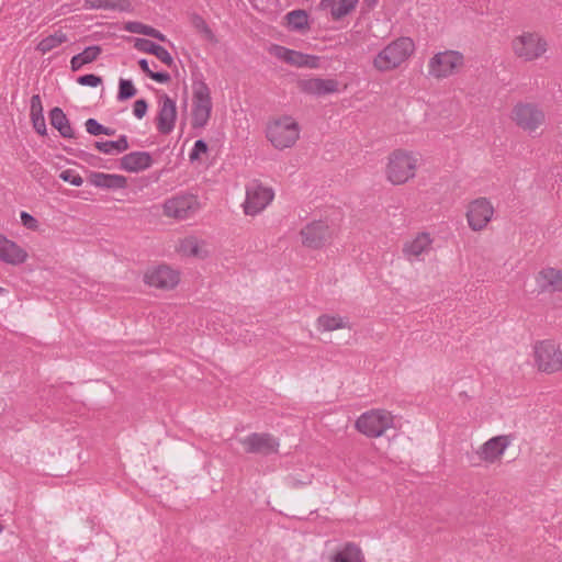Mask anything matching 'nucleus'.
<instances>
[{
	"label": "nucleus",
	"instance_id": "nucleus-8",
	"mask_svg": "<svg viewBox=\"0 0 562 562\" xmlns=\"http://www.w3.org/2000/svg\"><path fill=\"white\" fill-rule=\"evenodd\" d=\"M535 361L538 369L546 373H553L562 367V351L552 340H542L535 346Z\"/></svg>",
	"mask_w": 562,
	"mask_h": 562
},
{
	"label": "nucleus",
	"instance_id": "nucleus-38",
	"mask_svg": "<svg viewBox=\"0 0 562 562\" xmlns=\"http://www.w3.org/2000/svg\"><path fill=\"white\" fill-rule=\"evenodd\" d=\"M209 150L207 143L204 139H198L195 140L193 148L191 149L189 154V159L191 162L196 161L200 159V156L202 154H206Z\"/></svg>",
	"mask_w": 562,
	"mask_h": 562
},
{
	"label": "nucleus",
	"instance_id": "nucleus-15",
	"mask_svg": "<svg viewBox=\"0 0 562 562\" xmlns=\"http://www.w3.org/2000/svg\"><path fill=\"white\" fill-rule=\"evenodd\" d=\"M144 281L150 286L160 290H171L180 281L179 273L170 267L160 265L151 270H148L144 276Z\"/></svg>",
	"mask_w": 562,
	"mask_h": 562
},
{
	"label": "nucleus",
	"instance_id": "nucleus-36",
	"mask_svg": "<svg viewBox=\"0 0 562 562\" xmlns=\"http://www.w3.org/2000/svg\"><path fill=\"white\" fill-rule=\"evenodd\" d=\"M121 167L126 171L140 170V151H133L121 159Z\"/></svg>",
	"mask_w": 562,
	"mask_h": 562
},
{
	"label": "nucleus",
	"instance_id": "nucleus-22",
	"mask_svg": "<svg viewBox=\"0 0 562 562\" xmlns=\"http://www.w3.org/2000/svg\"><path fill=\"white\" fill-rule=\"evenodd\" d=\"M88 182L102 189H122L126 186V178L120 175L94 171L89 175Z\"/></svg>",
	"mask_w": 562,
	"mask_h": 562
},
{
	"label": "nucleus",
	"instance_id": "nucleus-14",
	"mask_svg": "<svg viewBox=\"0 0 562 562\" xmlns=\"http://www.w3.org/2000/svg\"><path fill=\"white\" fill-rule=\"evenodd\" d=\"M247 453L268 456L278 451L279 441L267 432H252L240 440Z\"/></svg>",
	"mask_w": 562,
	"mask_h": 562
},
{
	"label": "nucleus",
	"instance_id": "nucleus-53",
	"mask_svg": "<svg viewBox=\"0 0 562 562\" xmlns=\"http://www.w3.org/2000/svg\"><path fill=\"white\" fill-rule=\"evenodd\" d=\"M378 1L379 0H364L369 8H373L378 3Z\"/></svg>",
	"mask_w": 562,
	"mask_h": 562
},
{
	"label": "nucleus",
	"instance_id": "nucleus-51",
	"mask_svg": "<svg viewBox=\"0 0 562 562\" xmlns=\"http://www.w3.org/2000/svg\"><path fill=\"white\" fill-rule=\"evenodd\" d=\"M159 177H160V173H155L153 177H148L147 179H145L143 177V187L144 186H147L148 183L150 182H156L159 180Z\"/></svg>",
	"mask_w": 562,
	"mask_h": 562
},
{
	"label": "nucleus",
	"instance_id": "nucleus-40",
	"mask_svg": "<svg viewBox=\"0 0 562 562\" xmlns=\"http://www.w3.org/2000/svg\"><path fill=\"white\" fill-rule=\"evenodd\" d=\"M77 82L81 86L87 87H98L102 83V78L100 76L88 74L77 78Z\"/></svg>",
	"mask_w": 562,
	"mask_h": 562
},
{
	"label": "nucleus",
	"instance_id": "nucleus-37",
	"mask_svg": "<svg viewBox=\"0 0 562 562\" xmlns=\"http://www.w3.org/2000/svg\"><path fill=\"white\" fill-rule=\"evenodd\" d=\"M143 72L159 83H166L171 79L170 75L167 71L151 70L146 59H143Z\"/></svg>",
	"mask_w": 562,
	"mask_h": 562
},
{
	"label": "nucleus",
	"instance_id": "nucleus-29",
	"mask_svg": "<svg viewBox=\"0 0 562 562\" xmlns=\"http://www.w3.org/2000/svg\"><path fill=\"white\" fill-rule=\"evenodd\" d=\"M333 562H363V555L358 546L347 543L342 550L333 557Z\"/></svg>",
	"mask_w": 562,
	"mask_h": 562
},
{
	"label": "nucleus",
	"instance_id": "nucleus-25",
	"mask_svg": "<svg viewBox=\"0 0 562 562\" xmlns=\"http://www.w3.org/2000/svg\"><path fill=\"white\" fill-rule=\"evenodd\" d=\"M430 245H431V238H430L429 234L420 233L419 235L416 236V238L414 240H412L411 243H407L404 246L403 251L407 256L418 257L423 252L429 250Z\"/></svg>",
	"mask_w": 562,
	"mask_h": 562
},
{
	"label": "nucleus",
	"instance_id": "nucleus-48",
	"mask_svg": "<svg viewBox=\"0 0 562 562\" xmlns=\"http://www.w3.org/2000/svg\"><path fill=\"white\" fill-rule=\"evenodd\" d=\"M127 31L138 34L140 33V22H130L125 27Z\"/></svg>",
	"mask_w": 562,
	"mask_h": 562
},
{
	"label": "nucleus",
	"instance_id": "nucleus-55",
	"mask_svg": "<svg viewBox=\"0 0 562 562\" xmlns=\"http://www.w3.org/2000/svg\"><path fill=\"white\" fill-rule=\"evenodd\" d=\"M147 111V102L143 99V116L145 115Z\"/></svg>",
	"mask_w": 562,
	"mask_h": 562
},
{
	"label": "nucleus",
	"instance_id": "nucleus-17",
	"mask_svg": "<svg viewBox=\"0 0 562 562\" xmlns=\"http://www.w3.org/2000/svg\"><path fill=\"white\" fill-rule=\"evenodd\" d=\"M273 52L278 58L292 66L307 68H317L319 66V58L314 55L304 54L279 45L273 47Z\"/></svg>",
	"mask_w": 562,
	"mask_h": 562
},
{
	"label": "nucleus",
	"instance_id": "nucleus-28",
	"mask_svg": "<svg viewBox=\"0 0 562 562\" xmlns=\"http://www.w3.org/2000/svg\"><path fill=\"white\" fill-rule=\"evenodd\" d=\"M143 53L156 56L161 63L169 67L173 64V58L170 53L165 47L150 40L143 38Z\"/></svg>",
	"mask_w": 562,
	"mask_h": 562
},
{
	"label": "nucleus",
	"instance_id": "nucleus-39",
	"mask_svg": "<svg viewBox=\"0 0 562 562\" xmlns=\"http://www.w3.org/2000/svg\"><path fill=\"white\" fill-rule=\"evenodd\" d=\"M59 178L75 187H80L83 183V179L81 178V176L72 169H66L61 171Z\"/></svg>",
	"mask_w": 562,
	"mask_h": 562
},
{
	"label": "nucleus",
	"instance_id": "nucleus-49",
	"mask_svg": "<svg viewBox=\"0 0 562 562\" xmlns=\"http://www.w3.org/2000/svg\"><path fill=\"white\" fill-rule=\"evenodd\" d=\"M153 159L150 155L146 151H143V171L151 166Z\"/></svg>",
	"mask_w": 562,
	"mask_h": 562
},
{
	"label": "nucleus",
	"instance_id": "nucleus-24",
	"mask_svg": "<svg viewBox=\"0 0 562 562\" xmlns=\"http://www.w3.org/2000/svg\"><path fill=\"white\" fill-rule=\"evenodd\" d=\"M102 49L98 45H92L86 47L81 53L75 55L70 59V68L72 71H78L82 68V66L90 64L94 61L99 55L101 54Z\"/></svg>",
	"mask_w": 562,
	"mask_h": 562
},
{
	"label": "nucleus",
	"instance_id": "nucleus-41",
	"mask_svg": "<svg viewBox=\"0 0 562 562\" xmlns=\"http://www.w3.org/2000/svg\"><path fill=\"white\" fill-rule=\"evenodd\" d=\"M86 130L90 135L98 136L106 132L105 126L100 124L95 119H88L85 123Z\"/></svg>",
	"mask_w": 562,
	"mask_h": 562
},
{
	"label": "nucleus",
	"instance_id": "nucleus-56",
	"mask_svg": "<svg viewBox=\"0 0 562 562\" xmlns=\"http://www.w3.org/2000/svg\"><path fill=\"white\" fill-rule=\"evenodd\" d=\"M4 293H7V290H5L4 288H1V286H0V295H2V294H4Z\"/></svg>",
	"mask_w": 562,
	"mask_h": 562
},
{
	"label": "nucleus",
	"instance_id": "nucleus-18",
	"mask_svg": "<svg viewBox=\"0 0 562 562\" xmlns=\"http://www.w3.org/2000/svg\"><path fill=\"white\" fill-rule=\"evenodd\" d=\"M536 282L540 292H561L562 271L551 267L543 268L536 277Z\"/></svg>",
	"mask_w": 562,
	"mask_h": 562
},
{
	"label": "nucleus",
	"instance_id": "nucleus-54",
	"mask_svg": "<svg viewBox=\"0 0 562 562\" xmlns=\"http://www.w3.org/2000/svg\"><path fill=\"white\" fill-rule=\"evenodd\" d=\"M140 46H142L140 37L135 38L134 40V47L140 50Z\"/></svg>",
	"mask_w": 562,
	"mask_h": 562
},
{
	"label": "nucleus",
	"instance_id": "nucleus-12",
	"mask_svg": "<svg viewBox=\"0 0 562 562\" xmlns=\"http://www.w3.org/2000/svg\"><path fill=\"white\" fill-rule=\"evenodd\" d=\"M273 191L260 183H252L247 188L244 211L247 215H256L262 211L273 199Z\"/></svg>",
	"mask_w": 562,
	"mask_h": 562
},
{
	"label": "nucleus",
	"instance_id": "nucleus-16",
	"mask_svg": "<svg viewBox=\"0 0 562 562\" xmlns=\"http://www.w3.org/2000/svg\"><path fill=\"white\" fill-rule=\"evenodd\" d=\"M297 88L301 92L314 95L323 97L338 92L339 82L336 79H323V78H308L300 79L297 81Z\"/></svg>",
	"mask_w": 562,
	"mask_h": 562
},
{
	"label": "nucleus",
	"instance_id": "nucleus-1",
	"mask_svg": "<svg viewBox=\"0 0 562 562\" xmlns=\"http://www.w3.org/2000/svg\"><path fill=\"white\" fill-rule=\"evenodd\" d=\"M213 109L211 90L205 83L200 71L192 72V109L191 127L193 130L204 128L211 117Z\"/></svg>",
	"mask_w": 562,
	"mask_h": 562
},
{
	"label": "nucleus",
	"instance_id": "nucleus-26",
	"mask_svg": "<svg viewBox=\"0 0 562 562\" xmlns=\"http://www.w3.org/2000/svg\"><path fill=\"white\" fill-rule=\"evenodd\" d=\"M94 146L103 154L116 155L128 148V142L125 135H121L116 140L95 142Z\"/></svg>",
	"mask_w": 562,
	"mask_h": 562
},
{
	"label": "nucleus",
	"instance_id": "nucleus-45",
	"mask_svg": "<svg viewBox=\"0 0 562 562\" xmlns=\"http://www.w3.org/2000/svg\"><path fill=\"white\" fill-rule=\"evenodd\" d=\"M42 113H43V105H42L41 97L38 94H34L31 98L30 115L42 114Z\"/></svg>",
	"mask_w": 562,
	"mask_h": 562
},
{
	"label": "nucleus",
	"instance_id": "nucleus-57",
	"mask_svg": "<svg viewBox=\"0 0 562 562\" xmlns=\"http://www.w3.org/2000/svg\"><path fill=\"white\" fill-rule=\"evenodd\" d=\"M3 531V527L2 525L0 524V533Z\"/></svg>",
	"mask_w": 562,
	"mask_h": 562
},
{
	"label": "nucleus",
	"instance_id": "nucleus-21",
	"mask_svg": "<svg viewBox=\"0 0 562 562\" xmlns=\"http://www.w3.org/2000/svg\"><path fill=\"white\" fill-rule=\"evenodd\" d=\"M509 443L508 436L493 437L481 447V458L485 461L494 462L504 453Z\"/></svg>",
	"mask_w": 562,
	"mask_h": 562
},
{
	"label": "nucleus",
	"instance_id": "nucleus-23",
	"mask_svg": "<svg viewBox=\"0 0 562 562\" xmlns=\"http://www.w3.org/2000/svg\"><path fill=\"white\" fill-rule=\"evenodd\" d=\"M49 120L52 126L56 128L64 138H72L75 136V131L60 108L56 106L49 111Z\"/></svg>",
	"mask_w": 562,
	"mask_h": 562
},
{
	"label": "nucleus",
	"instance_id": "nucleus-6",
	"mask_svg": "<svg viewBox=\"0 0 562 562\" xmlns=\"http://www.w3.org/2000/svg\"><path fill=\"white\" fill-rule=\"evenodd\" d=\"M464 57L457 50H445L435 54L428 64L429 76L437 79L447 78L463 66Z\"/></svg>",
	"mask_w": 562,
	"mask_h": 562
},
{
	"label": "nucleus",
	"instance_id": "nucleus-34",
	"mask_svg": "<svg viewBox=\"0 0 562 562\" xmlns=\"http://www.w3.org/2000/svg\"><path fill=\"white\" fill-rule=\"evenodd\" d=\"M180 250L184 255L191 256V257H201L202 258L205 256L204 251L202 250V248L200 246L199 240L194 237H189V238H186L184 240H182Z\"/></svg>",
	"mask_w": 562,
	"mask_h": 562
},
{
	"label": "nucleus",
	"instance_id": "nucleus-7",
	"mask_svg": "<svg viewBox=\"0 0 562 562\" xmlns=\"http://www.w3.org/2000/svg\"><path fill=\"white\" fill-rule=\"evenodd\" d=\"M514 53L517 57L531 61L547 52V42L536 33H524L513 40Z\"/></svg>",
	"mask_w": 562,
	"mask_h": 562
},
{
	"label": "nucleus",
	"instance_id": "nucleus-44",
	"mask_svg": "<svg viewBox=\"0 0 562 562\" xmlns=\"http://www.w3.org/2000/svg\"><path fill=\"white\" fill-rule=\"evenodd\" d=\"M143 35L157 38L160 42H166V36L158 30L154 29L153 26L143 24Z\"/></svg>",
	"mask_w": 562,
	"mask_h": 562
},
{
	"label": "nucleus",
	"instance_id": "nucleus-33",
	"mask_svg": "<svg viewBox=\"0 0 562 562\" xmlns=\"http://www.w3.org/2000/svg\"><path fill=\"white\" fill-rule=\"evenodd\" d=\"M358 2L359 0H339L338 2L336 1L335 10L331 11L333 20L338 21L344 16L348 15L349 13H351L356 9Z\"/></svg>",
	"mask_w": 562,
	"mask_h": 562
},
{
	"label": "nucleus",
	"instance_id": "nucleus-52",
	"mask_svg": "<svg viewBox=\"0 0 562 562\" xmlns=\"http://www.w3.org/2000/svg\"><path fill=\"white\" fill-rule=\"evenodd\" d=\"M105 130H106V132H103L102 134L108 135V136H113L115 134V130H113V128L105 127Z\"/></svg>",
	"mask_w": 562,
	"mask_h": 562
},
{
	"label": "nucleus",
	"instance_id": "nucleus-20",
	"mask_svg": "<svg viewBox=\"0 0 562 562\" xmlns=\"http://www.w3.org/2000/svg\"><path fill=\"white\" fill-rule=\"evenodd\" d=\"M176 103L167 94L164 95L158 113V130L162 134H169L176 121Z\"/></svg>",
	"mask_w": 562,
	"mask_h": 562
},
{
	"label": "nucleus",
	"instance_id": "nucleus-31",
	"mask_svg": "<svg viewBox=\"0 0 562 562\" xmlns=\"http://www.w3.org/2000/svg\"><path fill=\"white\" fill-rule=\"evenodd\" d=\"M83 8L87 10H124L125 2L122 0H85Z\"/></svg>",
	"mask_w": 562,
	"mask_h": 562
},
{
	"label": "nucleus",
	"instance_id": "nucleus-10",
	"mask_svg": "<svg viewBox=\"0 0 562 562\" xmlns=\"http://www.w3.org/2000/svg\"><path fill=\"white\" fill-rule=\"evenodd\" d=\"M303 246L311 249L324 247L333 238V231L324 221H313L300 231Z\"/></svg>",
	"mask_w": 562,
	"mask_h": 562
},
{
	"label": "nucleus",
	"instance_id": "nucleus-32",
	"mask_svg": "<svg viewBox=\"0 0 562 562\" xmlns=\"http://www.w3.org/2000/svg\"><path fill=\"white\" fill-rule=\"evenodd\" d=\"M318 326L324 330L331 331L347 327V321L340 316L321 315L317 318Z\"/></svg>",
	"mask_w": 562,
	"mask_h": 562
},
{
	"label": "nucleus",
	"instance_id": "nucleus-42",
	"mask_svg": "<svg viewBox=\"0 0 562 562\" xmlns=\"http://www.w3.org/2000/svg\"><path fill=\"white\" fill-rule=\"evenodd\" d=\"M31 116V121H32V124H33V127L34 130L40 134V135H46V123H45V117H44V114H34V115H30Z\"/></svg>",
	"mask_w": 562,
	"mask_h": 562
},
{
	"label": "nucleus",
	"instance_id": "nucleus-2",
	"mask_svg": "<svg viewBox=\"0 0 562 562\" xmlns=\"http://www.w3.org/2000/svg\"><path fill=\"white\" fill-rule=\"evenodd\" d=\"M414 52V41L408 36H401L376 54L373 58V67L381 72L394 70L405 63Z\"/></svg>",
	"mask_w": 562,
	"mask_h": 562
},
{
	"label": "nucleus",
	"instance_id": "nucleus-13",
	"mask_svg": "<svg viewBox=\"0 0 562 562\" xmlns=\"http://www.w3.org/2000/svg\"><path fill=\"white\" fill-rule=\"evenodd\" d=\"M494 209L486 198L472 201L468 207L467 218L472 231H482L492 220Z\"/></svg>",
	"mask_w": 562,
	"mask_h": 562
},
{
	"label": "nucleus",
	"instance_id": "nucleus-19",
	"mask_svg": "<svg viewBox=\"0 0 562 562\" xmlns=\"http://www.w3.org/2000/svg\"><path fill=\"white\" fill-rule=\"evenodd\" d=\"M26 257V252L20 246L0 234V260L10 265H20Z\"/></svg>",
	"mask_w": 562,
	"mask_h": 562
},
{
	"label": "nucleus",
	"instance_id": "nucleus-30",
	"mask_svg": "<svg viewBox=\"0 0 562 562\" xmlns=\"http://www.w3.org/2000/svg\"><path fill=\"white\" fill-rule=\"evenodd\" d=\"M67 41H68V37L64 32L56 31L54 34H50V35L44 37L37 44L36 49L38 52H41L42 54H46Z\"/></svg>",
	"mask_w": 562,
	"mask_h": 562
},
{
	"label": "nucleus",
	"instance_id": "nucleus-5",
	"mask_svg": "<svg viewBox=\"0 0 562 562\" xmlns=\"http://www.w3.org/2000/svg\"><path fill=\"white\" fill-rule=\"evenodd\" d=\"M355 426L364 436L378 438L393 427V416L384 409H372L360 415Z\"/></svg>",
	"mask_w": 562,
	"mask_h": 562
},
{
	"label": "nucleus",
	"instance_id": "nucleus-9",
	"mask_svg": "<svg viewBox=\"0 0 562 562\" xmlns=\"http://www.w3.org/2000/svg\"><path fill=\"white\" fill-rule=\"evenodd\" d=\"M544 113L536 104L518 103L513 109V121L529 133L536 131L544 122Z\"/></svg>",
	"mask_w": 562,
	"mask_h": 562
},
{
	"label": "nucleus",
	"instance_id": "nucleus-47",
	"mask_svg": "<svg viewBox=\"0 0 562 562\" xmlns=\"http://www.w3.org/2000/svg\"><path fill=\"white\" fill-rule=\"evenodd\" d=\"M336 0H321L318 4V9L325 11L330 9V12L335 10Z\"/></svg>",
	"mask_w": 562,
	"mask_h": 562
},
{
	"label": "nucleus",
	"instance_id": "nucleus-46",
	"mask_svg": "<svg viewBox=\"0 0 562 562\" xmlns=\"http://www.w3.org/2000/svg\"><path fill=\"white\" fill-rule=\"evenodd\" d=\"M194 25L200 29L207 37H213V32L206 22L199 15L194 18Z\"/></svg>",
	"mask_w": 562,
	"mask_h": 562
},
{
	"label": "nucleus",
	"instance_id": "nucleus-35",
	"mask_svg": "<svg viewBox=\"0 0 562 562\" xmlns=\"http://www.w3.org/2000/svg\"><path fill=\"white\" fill-rule=\"evenodd\" d=\"M137 93V89L135 88L134 83L130 79H123L121 78L119 81V92H117V100L119 101H126L131 98H133Z\"/></svg>",
	"mask_w": 562,
	"mask_h": 562
},
{
	"label": "nucleus",
	"instance_id": "nucleus-50",
	"mask_svg": "<svg viewBox=\"0 0 562 562\" xmlns=\"http://www.w3.org/2000/svg\"><path fill=\"white\" fill-rule=\"evenodd\" d=\"M133 113L137 119H140V99L134 102Z\"/></svg>",
	"mask_w": 562,
	"mask_h": 562
},
{
	"label": "nucleus",
	"instance_id": "nucleus-43",
	"mask_svg": "<svg viewBox=\"0 0 562 562\" xmlns=\"http://www.w3.org/2000/svg\"><path fill=\"white\" fill-rule=\"evenodd\" d=\"M20 216H21L22 224L26 228L32 229V231H36L38 228V221L30 213L23 211V212H21Z\"/></svg>",
	"mask_w": 562,
	"mask_h": 562
},
{
	"label": "nucleus",
	"instance_id": "nucleus-3",
	"mask_svg": "<svg viewBox=\"0 0 562 562\" xmlns=\"http://www.w3.org/2000/svg\"><path fill=\"white\" fill-rule=\"evenodd\" d=\"M417 158L403 149H395L389 157L386 177L393 184H403L415 177Z\"/></svg>",
	"mask_w": 562,
	"mask_h": 562
},
{
	"label": "nucleus",
	"instance_id": "nucleus-11",
	"mask_svg": "<svg viewBox=\"0 0 562 562\" xmlns=\"http://www.w3.org/2000/svg\"><path fill=\"white\" fill-rule=\"evenodd\" d=\"M199 201L193 194L177 195L167 200L164 205V213L169 217L184 220L194 214L199 209Z\"/></svg>",
	"mask_w": 562,
	"mask_h": 562
},
{
	"label": "nucleus",
	"instance_id": "nucleus-4",
	"mask_svg": "<svg viewBox=\"0 0 562 562\" xmlns=\"http://www.w3.org/2000/svg\"><path fill=\"white\" fill-rule=\"evenodd\" d=\"M299 135V124L290 116L276 120L267 128V138L277 149L292 147Z\"/></svg>",
	"mask_w": 562,
	"mask_h": 562
},
{
	"label": "nucleus",
	"instance_id": "nucleus-27",
	"mask_svg": "<svg viewBox=\"0 0 562 562\" xmlns=\"http://www.w3.org/2000/svg\"><path fill=\"white\" fill-rule=\"evenodd\" d=\"M288 26L291 31L303 32L308 30V14L305 10L297 9L286 13Z\"/></svg>",
	"mask_w": 562,
	"mask_h": 562
}]
</instances>
